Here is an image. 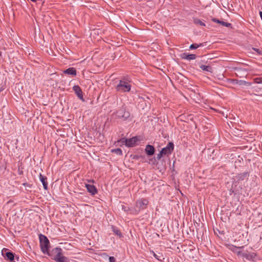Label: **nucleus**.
I'll return each instance as SVG.
<instances>
[{"label": "nucleus", "mask_w": 262, "mask_h": 262, "mask_svg": "<svg viewBox=\"0 0 262 262\" xmlns=\"http://www.w3.org/2000/svg\"><path fill=\"white\" fill-rule=\"evenodd\" d=\"M211 20L212 21H213L214 23H216L217 24H220L221 25L225 26V27H230L231 26V24L230 23L225 22L223 20H220L216 18H212Z\"/></svg>", "instance_id": "obj_14"}, {"label": "nucleus", "mask_w": 262, "mask_h": 262, "mask_svg": "<svg viewBox=\"0 0 262 262\" xmlns=\"http://www.w3.org/2000/svg\"><path fill=\"white\" fill-rule=\"evenodd\" d=\"M109 262H116V259L113 256H110L109 257Z\"/></svg>", "instance_id": "obj_30"}, {"label": "nucleus", "mask_w": 262, "mask_h": 262, "mask_svg": "<svg viewBox=\"0 0 262 262\" xmlns=\"http://www.w3.org/2000/svg\"><path fill=\"white\" fill-rule=\"evenodd\" d=\"M85 187L88 191L92 195H94L98 192L97 188L93 185L85 184Z\"/></svg>", "instance_id": "obj_9"}, {"label": "nucleus", "mask_w": 262, "mask_h": 262, "mask_svg": "<svg viewBox=\"0 0 262 262\" xmlns=\"http://www.w3.org/2000/svg\"><path fill=\"white\" fill-rule=\"evenodd\" d=\"M62 249L60 248H55L52 251V253L56 254L52 258L56 262H70L69 258L63 256L62 253Z\"/></svg>", "instance_id": "obj_4"}, {"label": "nucleus", "mask_w": 262, "mask_h": 262, "mask_svg": "<svg viewBox=\"0 0 262 262\" xmlns=\"http://www.w3.org/2000/svg\"><path fill=\"white\" fill-rule=\"evenodd\" d=\"M259 15H260L261 19H262V11L259 12Z\"/></svg>", "instance_id": "obj_31"}, {"label": "nucleus", "mask_w": 262, "mask_h": 262, "mask_svg": "<svg viewBox=\"0 0 262 262\" xmlns=\"http://www.w3.org/2000/svg\"><path fill=\"white\" fill-rule=\"evenodd\" d=\"M138 141V139L137 137H134L130 139H127L126 146L127 147H134L136 145V143Z\"/></svg>", "instance_id": "obj_10"}, {"label": "nucleus", "mask_w": 262, "mask_h": 262, "mask_svg": "<svg viewBox=\"0 0 262 262\" xmlns=\"http://www.w3.org/2000/svg\"><path fill=\"white\" fill-rule=\"evenodd\" d=\"M248 176H249V174L248 172H243V173H239L238 174L237 179H238V180L243 181Z\"/></svg>", "instance_id": "obj_19"}, {"label": "nucleus", "mask_w": 262, "mask_h": 262, "mask_svg": "<svg viewBox=\"0 0 262 262\" xmlns=\"http://www.w3.org/2000/svg\"><path fill=\"white\" fill-rule=\"evenodd\" d=\"M180 57L182 59L190 60L195 59L196 56L195 54H188L187 53H183L180 55Z\"/></svg>", "instance_id": "obj_11"}, {"label": "nucleus", "mask_w": 262, "mask_h": 262, "mask_svg": "<svg viewBox=\"0 0 262 262\" xmlns=\"http://www.w3.org/2000/svg\"><path fill=\"white\" fill-rule=\"evenodd\" d=\"M148 203V201L144 199L138 200L136 203V209L134 210L135 214H137L140 210L146 209Z\"/></svg>", "instance_id": "obj_5"}, {"label": "nucleus", "mask_w": 262, "mask_h": 262, "mask_svg": "<svg viewBox=\"0 0 262 262\" xmlns=\"http://www.w3.org/2000/svg\"><path fill=\"white\" fill-rule=\"evenodd\" d=\"M112 229H113V231L114 234L119 236V237L122 236L121 233L119 229H117L116 228H115L114 226L112 227Z\"/></svg>", "instance_id": "obj_22"}, {"label": "nucleus", "mask_w": 262, "mask_h": 262, "mask_svg": "<svg viewBox=\"0 0 262 262\" xmlns=\"http://www.w3.org/2000/svg\"><path fill=\"white\" fill-rule=\"evenodd\" d=\"M173 149L174 144L172 142H170L168 143L167 146L163 148L161 151L164 155L168 156L171 154Z\"/></svg>", "instance_id": "obj_7"}, {"label": "nucleus", "mask_w": 262, "mask_h": 262, "mask_svg": "<svg viewBox=\"0 0 262 262\" xmlns=\"http://www.w3.org/2000/svg\"><path fill=\"white\" fill-rule=\"evenodd\" d=\"M233 83L237 84L239 85H243L246 86H250L251 83L244 80H233Z\"/></svg>", "instance_id": "obj_17"}, {"label": "nucleus", "mask_w": 262, "mask_h": 262, "mask_svg": "<svg viewBox=\"0 0 262 262\" xmlns=\"http://www.w3.org/2000/svg\"><path fill=\"white\" fill-rule=\"evenodd\" d=\"M164 155L162 153V151H161L159 154H158L157 156V160H159L162 158V156H163Z\"/></svg>", "instance_id": "obj_29"}, {"label": "nucleus", "mask_w": 262, "mask_h": 262, "mask_svg": "<svg viewBox=\"0 0 262 262\" xmlns=\"http://www.w3.org/2000/svg\"><path fill=\"white\" fill-rule=\"evenodd\" d=\"M202 46H203V43H200V44L192 43L190 46L189 49L191 50L196 49L198 48H199L200 47H202Z\"/></svg>", "instance_id": "obj_21"}, {"label": "nucleus", "mask_w": 262, "mask_h": 262, "mask_svg": "<svg viewBox=\"0 0 262 262\" xmlns=\"http://www.w3.org/2000/svg\"><path fill=\"white\" fill-rule=\"evenodd\" d=\"M39 180L41 182L43 188L45 190H47L48 188V182H47V178L46 176H43L41 173L39 174Z\"/></svg>", "instance_id": "obj_13"}, {"label": "nucleus", "mask_w": 262, "mask_h": 262, "mask_svg": "<svg viewBox=\"0 0 262 262\" xmlns=\"http://www.w3.org/2000/svg\"><path fill=\"white\" fill-rule=\"evenodd\" d=\"M40 246L41 251L44 254H47L49 256H52V252L50 253L49 248L50 247V242L46 236L40 234L39 235Z\"/></svg>", "instance_id": "obj_1"}, {"label": "nucleus", "mask_w": 262, "mask_h": 262, "mask_svg": "<svg viewBox=\"0 0 262 262\" xmlns=\"http://www.w3.org/2000/svg\"><path fill=\"white\" fill-rule=\"evenodd\" d=\"M153 252V255H154V256L158 260H161L162 261V259H161V257H162L163 256L161 255V256H159L157 254H156L155 253H154V252Z\"/></svg>", "instance_id": "obj_27"}, {"label": "nucleus", "mask_w": 262, "mask_h": 262, "mask_svg": "<svg viewBox=\"0 0 262 262\" xmlns=\"http://www.w3.org/2000/svg\"><path fill=\"white\" fill-rule=\"evenodd\" d=\"M252 50L255 51L256 52H257L258 55L262 54V51L260 50H259V49L253 48Z\"/></svg>", "instance_id": "obj_28"}, {"label": "nucleus", "mask_w": 262, "mask_h": 262, "mask_svg": "<svg viewBox=\"0 0 262 262\" xmlns=\"http://www.w3.org/2000/svg\"><path fill=\"white\" fill-rule=\"evenodd\" d=\"M155 149L154 147L150 145H147L145 147V151L148 156H152L154 154Z\"/></svg>", "instance_id": "obj_12"}, {"label": "nucleus", "mask_w": 262, "mask_h": 262, "mask_svg": "<svg viewBox=\"0 0 262 262\" xmlns=\"http://www.w3.org/2000/svg\"><path fill=\"white\" fill-rule=\"evenodd\" d=\"M194 22L196 24H199L200 25H201L202 26H205V23L202 22L201 20H200L199 19H194Z\"/></svg>", "instance_id": "obj_25"}, {"label": "nucleus", "mask_w": 262, "mask_h": 262, "mask_svg": "<svg viewBox=\"0 0 262 262\" xmlns=\"http://www.w3.org/2000/svg\"><path fill=\"white\" fill-rule=\"evenodd\" d=\"M243 248V247H236V248H237V249H241V248Z\"/></svg>", "instance_id": "obj_32"}, {"label": "nucleus", "mask_w": 262, "mask_h": 262, "mask_svg": "<svg viewBox=\"0 0 262 262\" xmlns=\"http://www.w3.org/2000/svg\"><path fill=\"white\" fill-rule=\"evenodd\" d=\"M118 143H120L122 144H125L126 146L127 143V138H122L118 140L117 141Z\"/></svg>", "instance_id": "obj_24"}, {"label": "nucleus", "mask_w": 262, "mask_h": 262, "mask_svg": "<svg viewBox=\"0 0 262 262\" xmlns=\"http://www.w3.org/2000/svg\"><path fill=\"white\" fill-rule=\"evenodd\" d=\"M237 254L245 262H255L257 259L256 254L254 252L238 251Z\"/></svg>", "instance_id": "obj_2"}, {"label": "nucleus", "mask_w": 262, "mask_h": 262, "mask_svg": "<svg viewBox=\"0 0 262 262\" xmlns=\"http://www.w3.org/2000/svg\"><path fill=\"white\" fill-rule=\"evenodd\" d=\"M116 115L118 118H122L125 120L129 117L130 113L126 111L124 108H121L116 112Z\"/></svg>", "instance_id": "obj_6"}, {"label": "nucleus", "mask_w": 262, "mask_h": 262, "mask_svg": "<svg viewBox=\"0 0 262 262\" xmlns=\"http://www.w3.org/2000/svg\"><path fill=\"white\" fill-rule=\"evenodd\" d=\"M132 85L129 82L126 81L124 78L120 80L116 85L115 89L117 92L120 93L129 92L131 90Z\"/></svg>", "instance_id": "obj_3"}, {"label": "nucleus", "mask_w": 262, "mask_h": 262, "mask_svg": "<svg viewBox=\"0 0 262 262\" xmlns=\"http://www.w3.org/2000/svg\"><path fill=\"white\" fill-rule=\"evenodd\" d=\"M112 152L118 155H121L122 154V150L120 148L113 149L112 150Z\"/></svg>", "instance_id": "obj_23"}, {"label": "nucleus", "mask_w": 262, "mask_h": 262, "mask_svg": "<svg viewBox=\"0 0 262 262\" xmlns=\"http://www.w3.org/2000/svg\"><path fill=\"white\" fill-rule=\"evenodd\" d=\"M73 90L74 91L75 93L77 96L78 98L79 99H80L81 100H82V101H84V99L83 98V93H82V90L80 88V87L77 85H74L73 87Z\"/></svg>", "instance_id": "obj_8"}, {"label": "nucleus", "mask_w": 262, "mask_h": 262, "mask_svg": "<svg viewBox=\"0 0 262 262\" xmlns=\"http://www.w3.org/2000/svg\"><path fill=\"white\" fill-rule=\"evenodd\" d=\"M4 257L7 260L13 261L14 259V254L12 252H7Z\"/></svg>", "instance_id": "obj_15"}, {"label": "nucleus", "mask_w": 262, "mask_h": 262, "mask_svg": "<svg viewBox=\"0 0 262 262\" xmlns=\"http://www.w3.org/2000/svg\"><path fill=\"white\" fill-rule=\"evenodd\" d=\"M200 68L203 70L205 71L208 72L212 73V68L210 66H205V65H201Z\"/></svg>", "instance_id": "obj_18"}, {"label": "nucleus", "mask_w": 262, "mask_h": 262, "mask_svg": "<svg viewBox=\"0 0 262 262\" xmlns=\"http://www.w3.org/2000/svg\"><path fill=\"white\" fill-rule=\"evenodd\" d=\"M64 73L68 75L76 76V70L74 68H69L64 71Z\"/></svg>", "instance_id": "obj_16"}, {"label": "nucleus", "mask_w": 262, "mask_h": 262, "mask_svg": "<svg viewBox=\"0 0 262 262\" xmlns=\"http://www.w3.org/2000/svg\"><path fill=\"white\" fill-rule=\"evenodd\" d=\"M254 82L258 84H262V77H258L254 78Z\"/></svg>", "instance_id": "obj_26"}, {"label": "nucleus", "mask_w": 262, "mask_h": 262, "mask_svg": "<svg viewBox=\"0 0 262 262\" xmlns=\"http://www.w3.org/2000/svg\"><path fill=\"white\" fill-rule=\"evenodd\" d=\"M122 209L125 212H129L130 213L135 214L134 211L133 209H130L129 207L122 205Z\"/></svg>", "instance_id": "obj_20"}]
</instances>
